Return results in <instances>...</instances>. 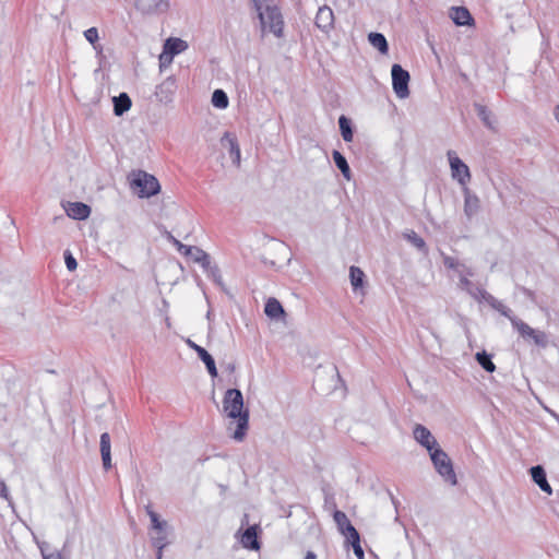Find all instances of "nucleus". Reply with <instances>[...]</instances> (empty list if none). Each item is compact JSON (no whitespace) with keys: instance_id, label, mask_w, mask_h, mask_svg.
Here are the masks:
<instances>
[{"instance_id":"nucleus-38","label":"nucleus","mask_w":559,"mask_h":559,"mask_svg":"<svg viewBox=\"0 0 559 559\" xmlns=\"http://www.w3.org/2000/svg\"><path fill=\"white\" fill-rule=\"evenodd\" d=\"M347 542L350 543L357 559H365V552L360 545V535L357 534L356 536L349 537L347 538Z\"/></svg>"},{"instance_id":"nucleus-19","label":"nucleus","mask_w":559,"mask_h":559,"mask_svg":"<svg viewBox=\"0 0 559 559\" xmlns=\"http://www.w3.org/2000/svg\"><path fill=\"white\" fill-rule=\"evenodd\" d=\"M67 215L76 221L86 219L91 214V207L82 202H69L66 207Z\"/></svg>"},{"instance_id":"nucleus-36","label":"nucleus","mask_w":559,"mask_h":559,"mask_svg":"<svg viewBox=\"0 0 559 559\" xmlns=\"http://www.w3.org/2000/svg\"><path fill=\"white\" fill-rule=\"evenodd\" d=\"M147 514L150 516V520H151V524H152V528L155 530V531H163V530H166L167 527V522L164 521V520H160L159 519V515L147 508Z\"/></svg>"},{"instance_id":"nucleus-10","label":"nucleus","mask_w":559,"mask_h":559,"mask_svg":"<svg viewBox=\"0 0 559 559\" xmlns=\"http://www.w3.org/2000/svg\"><path fill=\"white\" fill-rule=\"evenodd\" d=\"M177 91V81L174 76L166 78L160 84L156 86L155 96L158 102L169 104L173 102Z\"/></svg>"},{"instance_id":"nucleus-4","label":"nucleus","mask_w":559,"mask_h":559,"mask_svg":"<svg viewBox=\"0 0 559 559\" xmlns=\"http://www.w3.org/2000/svg\"><path fill=\"white\" fill-rule=\"evenodd\" d=\"M259 19L263 29L269 27V31L276 37L283 36L284 21L276 5H267L264 12H259Z\"/></svg>"},{"instance_id":"nucleus-6","label":"nucleus","mask_w":559,"mask_h":559,"mask_svg":"<svg viewBox=\"0 0 559 559\" xmlns=\"http://www.w3.org/2000/svg\"><path fill=\"white\" fill-rule=\"evenodd\" d=\"M512 326L515 329L521 337L526 341H532L536 346L545 348L548 345V336L544 331L535 330L527 323L519 320H512Z\"/></svg>"},{"instance_id":"nucleus-53","label":"nucleus","mask_w":559,"mask_h":559,"mask_svg":"<svg viewBox=\"0 0 559 559\" xmlns=\"http://www.w3.org/2000/svg\"><path fill=\"white\" fill-rule=\"evenodd\" d=\"M554 416H555L556 420H557V421H558V424H559V416H558L557 414H554Z\"/></svg>"},{"instance_id":"nucleus-41","label":"nucleus","mask_w":559,"mask_h":559,"mask_svg":"<svg viewBox=\"0 0 559 559\" xmlns=\"http://www.w3.org/2000/svg\"><path fill=\"white\" fill-rule=\"evenodd\" d=\"M63 255H64V263H66L67 269L69 271L76 270L78 262H76V259L73 257V254L69 250H66Z\"/></svg>"},{"instance_id":"nucleus-40","label":"nucleus","mask_w":559,"mask_h":559,"mask_svg":"<svg viewBox=\"0 0 559 559\" xmlns=\"http://www.w3.org/2000/svg\"><path fill=\"white\" fill-rule=\"evenodd\" d=\"M442 261L445 267L451 270H457L459 267H465L459 260L453 257L442 254Z\"/></svg>"},{"instance_id":"nucleus-3","label":"nucleus","mask_w":559,"mask_h":559,"mask_svg":"<svg viewBox=\"0 0 559 559\" xmlns=\"http://www.w3.org/2000/svg\"><path fill=\"white\" fill-rule=\"evenodd\" d=\"M431 462L437 473L451 485L457 484L456 474L449 455L438 445L429 452Z\"/></svg>"},{"instance_id":"nucleus-24","label":"nucleus","mask_w":559,"mask_h":559,"mask_svg":"<svg viewBox=\"0 0 559 559\" xmlns=\"http://www.w3.org/2000/svg\"><path fill=\"white\" fill-rule=\"evenodd\" d=\"M368 40L380 53L386 55L389 51V44L385 36L382 33L371 32L368 35Z\"/></svg>"},{"instance_id":"nucleus-29","label":"nucleus","mask_w":559,"mask_h":559,"mask_svg":"<svg viewBox=\"0 0 559 559\" xmlns=\"http://www.w3.org/2000/svg\"><path fill=\"white\" fill-rule=\"evenodd\" d=\"M349 280H350V284H352V287L354 290L362 288L365 273L361 271L360 267L352 265L349 267Z\"/></svg>"},{"instance_id":"nucleus-32","label":"nucleus","mask_w":559,"mask_h":559,"mask_svg":"<svg viewBox=\"0 0 559 559\" xmlns=\"http://www.w3.org/2000/svg\"><path fill=\"white\" fill-rule=\"evenodd\" d=\"M194 252H198V258H194V262L199 263L206 273L214 265L212 264L210 254L198 247L194 248Z\"/></svg>"},{"instance_id":"nucleus-50","label":"nucleus","mask_w":559,"mask_h":559,"mask_svg":"<svg viewBox=\"0 0 559 559\" xmlns=\"http://www.w3.org/2000/svg\"><path fill=\"white\" fill-rule=\"evenodd\" d=\"M163 557V550H157L156 559H162Z\"/></svg>"},{"instance_id":"nucleus-44","label":"nucleus","mask_w":559,"mask_h":559,"mask_svg":"<svg viewBox=\"0 0 559 559\" xmlns=\"http://www.w3.org/2000/svg\"><path fill=\"white\" fill-rule=\"evenodd\" d=\"M460 286L468 293V289H472L473 284L465 275L460 276Z\"/></svg>"},{"instance_id":"nucleus-37","label":"nucleus","mask_w":559,"mask_h":559,"mask_svg":"<svg viewBox=\"0 0 559 559\" xmlns=\"http://www.w3.org/2000/svg\"><path fill=\"white\" fill-rule=\"evenodd\" d=\"M468 294L479 300V301H485V302H489V296H492L491 294H489L486 289L481 288V287H475L473 286L472 289H468Z\"/></svg>"},{"instance_id":"nucleus-8","label":"nucleus","mask_w":559,"mask_h":559,"mask_svg":"<svg viewBox=\"0 0 559 559\" xmlns=\"http://www.w3.org/2000/svg\"><path fill=\"white\" fill-rule=\"evenodd\" d=\"M187 48L188 44L186 40L178 37L167 38L164 44V51L159 57L160 64H163L166 59L170 62L176 55H179Z\"/></svg>"},{"instance_id":"nucleus-46","label":"nucleus","mask_w":559,"mask_h":559,"mask_svg":"<svg viewBox=\"0 0 559 559\" xmlns=\"http://www.w3.org/2000/svg\"><path fill=\"white\" fill-rule=\"evenodd\" d=\"M390 497H391V500H392V503L394 504V507L397 508V506L400 503L399 500L395 499V497L392 493H390Z\"/></svg>"},{"instance_id":"nucleus-17","label":"nucleus","mask_w":559,"mask_h":559,"mask_svg":"<svg viewBox=\"0 0 559 559\" xmlns=\"http://www.w3.org/2000/svg\"><path fill=\"white\" fill-rule=\"evenodd\" d=\"M462 190L464 195V214L472 218L480 209L479 198L468 187H463Z\"/></svg>"},{"instance_id":"nucleus-27","label":"nucleus","mask_w":559,"mask_h":559,"mask_svg":"<svg viewBox=\"0 0 559 559\" xmlns=\"http://www.w3.org/2000/svg\"><path fill=\"white\" fill-rule=\"evenodd\" d=\"M488 305L492 309L498 311L501 316L509 319L511 323H512V320H519V318L513 314V311L510 308H508L506 305H503L500 300H498L496 297L489 296Z\"/></svg>"},{"instance_id":"nucleus-34","label":"nucleus","mask_w":559,"mask_h":559,"mask_svg":"<svg viewBox=\"0 0 559 559\" xmlns=\"http://www.w3.org/2000/svg\"><path fill=\"white\" fill-rule=\"evenodd\" d=\"M166 238L177 248V250L181 254L186 257H189V254H192V252L194 251L195 247L183 245L177 238H175L169 231H166Z\"/></svg>"},{"instance_id":"nucleus-31","label":"nucleus","mask_w":559,"mask_h":559,"mask_svg":"<svg viewBox=\"0 0 559 559\" xmlns=\"http://www.w3.org/2000/svg\"><path fill=\"white\" fill-rule=\"evenodd\" d=\"M211 102H212V105L218 109H226L229 105V99H228L227 94L221 88H216L213 92Z\"/></svg>"},{"instance_id":"nucleus-1","label":"nucleus","mask_w":559,"mask_h":559,"mask_svg":"<svg viewBox=\"0 0 559 559\" xmlns=\"http://www.w3.org/2000/svg\"><path fill=\"white\" fill-rule=\"evenodd\" d=\"M223 408L226 415L236 420L233 439L240 442L247 436L249 428V411L245 408L243 396L238 389H228L223 399Z\"/></svg>"},{"instance_id":"nucleus-11","label":"nucleus","mask_w":559,"mask_h":559,"mask_svg":"<svg viewBox=\"0 0 559 559\" xmlns=\"http://www.w3.org/2000/svg\"><path fill=\"white\" fill-rule=\"evenodd\" d=\"M414 439L424 447L428 452L437 448L439 444L430 430L421 424H416L413 429Z\"/></svg>"},{"instance_id":"nucleus-52","label":"nucleus","mask_w":559,"mask_h":559,"mask_svg":"<svg viewBox=\"0 0 559 559\" xmlns=\"http://www.w3.org/2000/svg\"><path fill=\"white\" fill-rule=\"evenodd\" d=\"M466 275H468V276H473V272H472L471 270H468V269H467V270H466Z\"/></svg>"},{"instance_id":"nucleus-18","label":"nucleus","mask_w":559,"mask_h":559,"mask_svg":"<svg viewBox=\"0 0 559 559\" xmlns=\"http://www.w3.org/2000/svg\"><path fill=\"white\" fill-rule=\"evenodd\" d=\"M530 474L533 481L539 487V489L548 495H551L552 489L547 480L546 471L542 465H535L530 468Z\"/></svg>"},{"instance_id":"nucleus-23","label":"nucleus","mask_w":559,"mask_h":559,"mask_svg":"<svg viewBox=\"0 0 559 559\" xmlns=\"http://www.w3.org/2000/svg\"><path fill=\"white\" fill-rule=\"evenodd\" d=\"M264 312L269 318L276 320L285 314L282 304L274 297L266 300Z\"/></svg>"},{"instance_id":"nucleus-14","label":"nucleus","mask_w":559,"mask_h":559,"mask_svg":"<svg viewBox=\"0 0 559 559\" xmlns=\"http://www.w3.org/2000/svg\"><path fill=\"white\" fill-rule=\"evenodd\" d=\"M188 345L198 354V357L204 362L211 377H217V368L213 356L202 346L188 340Z\"/></svg>"},{"instance_id":"nucleus-16","label":"nucleus","mask_w":559,"mask_h":559,"mask_svg":"<svg viewBox=\"0 0 559 559\" xmlns=\"http://www.w3.org/2000/svg\"><path fill=\"white\" fill-rule=\"evenodd\" d=\"M258 533H259L258 525L248 526L241 535L240 543H241L242 547L246 549H249V550H255V551L260 550L261 543L259 542Z\"/></svg>"},{"instance_id":"nucleus-28","label":"nucleus","mask_w":559,"mask_h":559,"mask_svg":"<svg viewBox=\"0 0 559 559\" xmlns=\"http://www.w3.org/2000/svg\"><path fill=\"white\" fill-rule=\"evenodd\" d=\"M338 127H340V131H341V134L343 136V140L345 142H352L353 141V136H354V132H353V127H352L350 119H348L346 116L342 115L338 118Z\"/></svg>"},{"instance_id":"nucleus-48","label":"nucleus","mask_w":559,"mask_h":559,"mask_svg":"<svg viewBox=\"0 0 559 559\" xmlns=\"http://www.w3.org/2000/svg\"><path fill=\"white\" fill-rule=\"evenodd\" d=\"M305 559H316V555L313 552L309 551L307 554V556L305 557Z\"/></svg>"},{"instance_id":"nucleus-22","label":"nucleus","mask_w":559,"mask_h":559,"mask_svg":"<svg viewBox=\"0 0 559 559\" xmlns=\"http://www.w3.org/2000/svg\"><path fill=\"white\" fill-rule=\"evenodd\" d=\"M114 104V114L118 117H121L126 114L132 106V102L130 96L122 92L118 96L112 97Z\"/></svg>"},{"instance_id":"nucleus-20","label":"nucleus","mask_w":559,"mask_h":559,"mask_svg":"<svg viewBox=\"0 0 559 559\" xmlns=\"http://www.w3.org/2000/svg\"><path fill=\"white\" fill-rule=\"evenodd\" d=\"M99 447H100L103 467L105 471H109L111 468L112 464H111L110 436L108 432H103L100 435Z\"/></svg>"},{"instance_id":"nucleus-35","label":"nucleus","mask_w":559,"mask_h":559,"mask_svg":"<svg viewBox=\"0 0 559 559\" xmlns=\"http://www.w3.org/2000/svg\"><path fill=\"white\" fill-rule=\"evenodd\" d=\"M151 540H152V545L157 550H163L168 544L166 530L156 531V535L152 536Z\"/></svg>"},{"instance_id":"nucleus-43","label":"nucleus","mask_w":559,"mask_h":559,"mask_svg":"<svg viewBox=\"0 0 559 559\" xmlns=\"http://www.w3.org/2000/svg\"><path fill=\"white\" fill-rule=\"evenodd\" d=\"M40 552H41L43 559H64L60 551L46 554L45 550L43 549V547H40Z\"/></svg>"},{"instance_id":"nucleus-51","label":"nucleus","mask_w":559,"mask_h":559,"mask_svg":"<svg viewBox=\"0 0 559 559\" xmlns=\"http://www.w3.org/2000/svg\"><path fill=\"white\" fill-rule=\"evenodd\" d=\"M190 257H192V260L194 261V258H198V252H192V254H189Z\"/></svg>"},{"instance_id":"nucleus-9","label":"nucleus","mask_w":559,"mask_h":559,"mask_svg":"<svg viewBox=\"0 0 559 559\" xmlns=\"http://www.w3.org/2000/svg\"><path fill=\"white\" fill-rule=\"evenodd\" d=\"M135 8L142 14H162L169 9V0H136Z\"/></svg>"},{"instance_id":"nucleus-42","label":"nucleus","mask_w":559,"mask_h":559,"mask_svg":"<svg viewBox=\"0 0 559 559\" xmlns=\"http://www.w3.org/2000/svg\"><path fill=\"white\" fill-rule=\"evenodd\" d=\"M84 36L86 40L91 44H94L98 40V31L96 27H90L84 32Z\"/></svg>"},{"instance_id":"nucleus-25","label":"nucleus","mask_w":559,"mask_h":559,"mask_svg":"<svg viewBox=\"0 0 559 559\" xmlns=\"http://www.w3.org/2000/svg\"><path fill=\"white\" fill-rule=\"evenodd\" d=\"M335 166L340 169L345 179L350 180L352 171L346 157L337 150L332 152Z\"/></svg>"},{"instance_id":"nucleus-26","label":"nucleus","mask_w":559,"mask_h":559,"mask_svg":"<svg viewBox=\"0 0 559 559\" xmlns=\"http://www.w3.org/2000/svg\"><path fill=\"white\" fill-rule=\"evenodd\" d=\"M474 107L478 118L483 121V123L488 129L495 130V119L491 111L485 105L481 104H475Z\"/></svg>"},{"instance_id":"nucleus-49","label":"nucleus","mask_w":559,"mask_h":559,"mask_svg":"<svg viewBox=\"0 0 559 559\" xmlns=\"http://www.w3.org/2000/svg\"><path fill=\"white\" fill-rule=\"evenodd\" d=\"M227 369H228L230 372H233V371L235 370V365H234V364H229V365L227 366Z\"/></svg>"},{"instance_id":"nucleus-12","label":"nucleus","mask_w":559,"mask_h":559,"mask_svg":"<svg viewBox=\"0 0 559 559\" xmlns=\"http://www.w3.org/2000/svg\"><path fill=\"white\" fill-rule=\"evenodd\" d=\"M221 144L223 148L228 151L233 163L236 166H239L241 153L237 136L234 133L226 131L221 139Z\"/></svg>"},{"instance_id":"nucleus-21","label":"nucleus","mask_w":559,"mask_h":559,"mask_svg":"<svg viewBox=\"0 0 559 559\" xmlns=\"http://www.w3.org/2000/svg\"><path fill=\"white\" fill-rule=\"evenodd\" d=\"M451 19L455 25L467 26L474 23V19L465 7H453Z\"/></svg>"},{"instance_id":"nucleus-33","label":"nucleus","mask_w":559,"mask_h":559,"mask_svg":"<svg viewBox=\"0 0 559 559\" xmlns=\"http://www.w3.org/2000/svg\"><path fill=\"white\" fill-rule=\"evenodd\" d=\"M404 237L414 246L416 247L419 251L426 253L428 251V248H427V245L424 240V238H421L417 233H415L414 230L407 233L404 235Z\"/></svg>"},{"instance_id":"nucleus-5","label":"nucleus","mask_w":559,"mask_h":559,"mask_svg":"<svg viewBox=\"0 0 559 559\" xmlns=\"http://www.w3.org/2000/svg\"><path fill=\"white\" fill-rule=\"evenodd\" d=\"M391 76H392V88L395 95L404 99L409 96V81L411 75L407 70H405L401 64L394 63L391 68Z\"/></svg>"},{"instance_id":"nucleus-30","label":"nucleus","mask_w":559,"mask_h":559,"mask_svg":"<svg viewBox=\"0 0 559 559\" xmlns=\"http://www.w3.org/2000/svg\"><path fill=\"white\" fill-rule=\"evenodd\" d=\"M475 358L480 367L487 372L491 373L496 370V365L492 362V357L486 350L476 353Z\"/></svg>"},{"instance_id":"nucleus-15","label":"nucleus","mask_w":559,"mask_h":559,"mask_svg":"<svg viewBox=\"0 0 559 559\" xmlns=\"http://www.w3.org/2000/svg\"><path fill=\"white\" fill-rule=\"evenodd\" d=\"M333 519L337 526V530L342 535L346 537V539L359 534L343 511L335 510L333 513Z\"/></svg>"},{"instance_id":"nucleus-7","label":"nucleus","mask_w":559,"mask_h":559,"mask_svg":"<svg viewBox=\"0 0 559 559\" xmlns=\"http://www.w3.org/2000/svg\"><path fill=\"white\" fill-rule=\"evenodd\" d=\"M451 176L456 180L462 188L467 187V182L471 180V171L468 166L456 155L452 150L447 152Z\"/></svg>"},{"instance_id":"nucleus-47","label":"nucleus","mask_w":559,"mask_h":559,"mask_svg":"<svg viewBox=\"0 0 559 559\" xmlns=\"http://www.w3.org/2000/svg\"><path fill=\"white\" fill-rule=\"evenodd\" d=\"M555 118L559 122V105L555 107Z\"/></svg>"},{"instance_id":"nucleus-2","label":"nucleus","mask_w":559,"mask_h":559,"mask_svg":"<svg viewBox=\"0 0 559 559\" xmlns=\"http://www.w3.org/2000/svg\"><path fill=\"white\" fill-rule=\"evenodd\" d=\"M130 187L141 199L154 197L160 191L157 178L144 170L132 171Z\"/></svg>"},{"instance_id":"nucleus-45","label":"nucleus","mask_w":559,"mask_h":559,"mask_svg":"<svg viewBox=\"0 0 559 559\" xmlns=\"http://www.w3.org/2000/svg\"><path fill=\"white\" fill-rule=\"evenodd\" d=\"M0 497L10 500V492L9 489L3 480L0 479Z\"/></svg>"},{"instance_id":"nucleus-39","label":"nucleus","mask_w":559,"mask_h":559,"mask_svg":"<svg viewBox=\"0 0 559 559\" xmlns=\"http://www.w3.org/2000/svg\"><path fill=\"white\" fill-rule=\"evenodd\" d=\"M207 276L219 287H223V277L216 264H214L207 272Z\"/></svg>"},{"instance_id":"nucleus-13","label":"nucleus","mask_w":559,"mask_h":559,"mask_svg":"<svg viewBox=\"0 0 559 559\" xmlns=\"http://www.w3.org/2000/svg\"><path fill=\"white\" fill-rule=\"evenodd\" d=\"M314 23L323 33H329L334 26V13L332 9L328 5L319 8Z\"/></svg>"}]
</instances>
